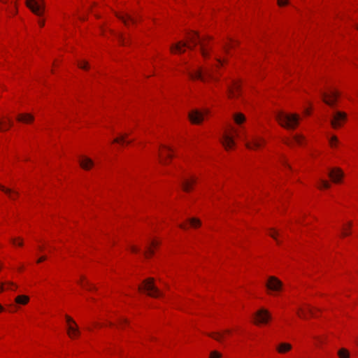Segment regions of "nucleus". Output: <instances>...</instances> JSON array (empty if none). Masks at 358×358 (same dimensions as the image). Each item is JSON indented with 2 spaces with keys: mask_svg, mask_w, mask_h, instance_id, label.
I'll list each match as a JSON object with an SVG mask.
<instances>
[{
  "mask_svg": "<svg viewBox=\"0 0 358 358\" xmlns=\"http://www.w3.org/2000/svg\"><path fill=\"white\" fill-rule=\"evenodd\" d=\"M5 290L4 283L0 282V292H2Z\"/></svg>",
  "mask_w": 358,
  "mask_h": 358,
  "instance_id": "nucleus-48",
  "label": "nucleus"
},
{
  "mask_svg": "<svg viewBox=\"0 0 358 358\" xmlns=\"http://www.w3.org/2000/svg\"><path fill=\"white\" fill-rule=\"evenodd\" d=\"M78 65L80 69H88L89 68L88 64L86 62H80Z\"/></svg>",
  "mask_w": 358,
  "mask_h": 358,
  "instance_id": "nucleus-40",
  "label": "nucleus"
},
{
  "mask_svg": "<svg viewBox=\"0 0 358 358\" xmlns=\"http://www.w3.org/2000/svg\"><path fill=\"white\" fill-rule=\"evenodd\" d=\"M10 241L14 245H18V246L23 245V239L20 237L13 238L10 239Z\"/></svg>",
  "mask_w": 358,
  "mask_h": 358,
  "instance_id": "nucleus-30",
  "label": "nucleus"
},
{
  "mask_svg": "<svg viewBox=\"0 0 358 358\" xmlns=\"http://www.w3.org/2000/svg\"><path fill=\"white\" fill-rule=\"evenodd\" d=\"M4 310L3 307L0 304V313Z\"/></svg>",
  "mask_w": 358,
  "mask_h": 358,
  "instance_id": "nucleus-52",
  "label": "nucleus"
},
{
  "mask_svg": "<svg viewBox=\"0 0 358 358\" xmlns=\"http://www.w3.org/2000/svg\"><path fill=\"white\" fill-rule=\"evenodd\" d=\"M131 251L133 252H138L139 249L135 246H131Z\"/></svg>",
  "mask_w": 358,
  "mask_h": 358,
  "instance_id": "nucleus-46",
  "label": "nucleus"
},
{
  "mask_svg": "<svg viewBox=\"0 0 358 358\" xmlns=\"http://www.w3.org/2000/svg\"><path fill=\"white\" fill-rule=\"evenodd\" d=\"M322 96L325 103L330 106H334L338 96V92L335 90H331L329 92H322Z\"/></svg>",
  "mask_w": 358,
  "mask_h": 358,
  "instance_id": "nucleus-11",
  "label": "nucleus"
},
{
  "mask_svg": "<svg viewBox=\"0 0 358 358\" xmlns=\"http://www.w3.org/2000/svg\"><path fill=\"white\" fill-rule=\"evenodd\" d=\"M188 40L190 43L193 44V46L188 45L186 42L179 41L176 44H173L171 46L170 50L173 53H183L185 52L184 48H187L189 49H193L194 47L198 44L201 46V52L203 57H207L208 56V52L206 49V43L201 40L197 33L193 32L190 34L188 36Z\"/></svg>",
  "mask_w": 358,
  "mask_h": 358,
  "instance_id": "nucleus-1",
  "label": "nucleus"
},
{
  "mask_svg": "<svg viewBox=\"0 0 358 358\" xmlns=\"http://www.w3.org/2000/svg\"><path fill=\"white\" fill-rule=\"evenodd\" d=\"M189 221L192 227L196 228L201 226V221L197 218L193 217L191 218Z\"/></svg>",
  "mask_w": 358,
  "mask_h": 358,
  "instance_id": "nucleus-31",
  "label": "nucleus"
},
{
  "mask_svg": "<svg viewBox=\"0 0 358 358\" xmlns=\"http://www.w3.org/2000/svg\"><path fill=\"white\" fill-rule=\"evenodd\" d=\"M240 94V84L238 81H234L232 85L228 87V94L230 98L238 96Z\"/></svg>",
  "mask_w": 358,
  "mask_h": 358,
  "instance_id": "nucleus-16",
  "label": "nucleus"
},
{
  "mask_svg": "<svg viewBox=\"0 0 358 358\" xmlns=\"http://www.w3.org/2000/svg\"><path fill=\"white\" fill-rule=\"evenodd\" d=\"M116 36L117 38H118L120 43L122 45H125L127 42H126V38L122 35V34L121 33H117L116 34Z\"/></svg>",
  "mask_w": 358,
  "mask_h": 358,
  "instance_id": "nucleus-34",
  "label": "nucleus"
},
{
  "mask_svg": "<svg viewBox=\"0 0 358 358\" xmlns=\"http://www.w3.org/2000/svg\"><path fill=\"white\" fill-rule=\"evenodd\" d=\"M13 125V122L10 118H7L6 121L1 120H0V131H4L8 130V129Z\"/></svg>",
  "mask_w": 358,
  "mask_h": 358,
  "instance_id": "nucleus-22",
  "label": "nucleus"
},
{
  "mask_svg": "<svg viewBox=\"0 0 358 358\" xmlns=\"http://www.w3.org/2000/svg\"><path fill=\"white\" fill-rule=\"evenodd\" d=\"M306 114H308V113H309V112L306 110Z\"/></svg>",
  "mask_w": 358,
  "mask_h": 358,
  "instance_id": "nucleus-58",
  "label": "nucleus"
},
{
  "mask_svg": "<svg viewBox=\"0 0 358 358\" xmlns=\"http://www.w3.org/2000/svg\"><path fill=\"white\" fill-rule=\"evenodd\" d=\"M357 29H358V26H357Z\"/></svg>",
  "mask_w": 358,
  "mask_h": 358,
  "instance_id": "nucleus-62",
  "label": "nucleus"
},
{
  "mask_svg": "<svg viewBox=\"0 0 358 358\" xmlns=\"http://www.w3.org/2000/svg\"><path fill=\"white\" fill-rule=\"evenodd\" d=\"M6 286V287H5V289H13V287L16 288L17 286L15 285H14L12 282H4V287Z\"/></svg>",
  "mask_w": 358,
  "mask_h": 358,
  "instance_id": "nucleus-38",
  "label": "nucleus"
},
{
  "mask_svg": "<svg viewBox=\"0 0 358 358\" xmlns=\"http://www.w3.org/2000/svg\"><path fill=\"white\" fill-rule=\"evenodd\" d=\"M346 119V114L343 112L336 111L331 120V124L334 128L336 129L340 127L342 125V123Z\"/></svg>",
  "mask_w": 358,
  "mask_h": 358,
  "instance_id": "nucleus-12",
  "label": "nucleus"
},
{
  "mask_svg": "<svg viewBox=\"0 0 358 358\" xmlns=\"http://www.w3.org/2000/svg\"><path fill=\"white\" fill-rule=\"evenodd\" d=\"M0 189L4 192L6 194L8 195L10 199L15 200L19 195L17 192L13 191L11 189L6 188L3 185H0Z\"/></svg>",
  "mask_w": 358,
  "mask_h": 358,
  "instance_id": "nucleus-21",
  "label": "nucleus"
},
{
  "mask_svg": "<svg viewBox=\"0 0 358 358\" xmlns=\"http://www.w3.org/2000/svg\"><path fill=\"white\" fill-rule=\"evenodd\" d=\"M119 19H120L125 25L128 24V21L131 22L132 23H135L136 20L134 17H132L131 15L126 14L125 15L118 16Z\"/></svg>",
  "mask_w": 358,
  "mask_h": 358,
  "instance_id": "nucleus-25",
  "label": "nucleus"
},
{
  "mask_svg": "<svg viewBox=\"0 0 358 358\" xmlns=\"http://www.w3.org/2000/svg\"><path fill=\"white\" fill-rule=\"evenodd\" d=\"M217 62H219V64H222V61L220 59H217Z\"/></svg>",
  "mask_w": 358,
  "mask_h": 358,
  "instance_id": "nucleus-56",
  "label": "nucleus"
},
{
  "mask_svg": "<svg viewBox=\"0 0 358 358\" xmlns=\"http://www.w3.org/2000/svg\"><path fill=\"white\" fill-rule=\"evenodd\" d=\"M234 132L239 138H242L245 141V146L250 150L257 149L264 143V139L260 137L252 136L250 139L248 140L245 132L238 133L237 131H234Z\"/></svg>",
  "mask_w": 358,
  "mask_h": 358,
  "instance_id": "nucleus-4",
  "label": "nucleus"
},
{
  "mask_svg": "<svg viewBox=\"0 0 358 358\" xmlns=\"http://www.w3.org/2000/svg\"><path fill=\"white\" fill-rule=\"evenodd\" d=\"M38 24L41 27L44 26V21L43 20H39Z\"/></svg>",
  "mask_w": 358,
  "mask_h": 358,
  "instance_id": "nucleus-49",
  "label": "nucleus"
},
{
  "mask_svg": "<svg viewBox=\"0 0 358 358\" xmlns=\"http://www.w3.org/2000/svg\"><path fill=\"white\" fill-rule=\"evenodd\" d=\"M238 43V42H236V41H235L231 40V41H230V43H229L228 45H225V46H224L225 52H226L227 53H228V52H229V50L230 48H234V46H235V45H236V43Z\"/></svg>",
  "mask_w": 358,
  "mask_h": 358,
  "instance_id": "nucleus-35",
  "label": "nucleus"
},
{
  "mask_svg": "<svg viewBox=\"0 0 358 358\" xmlns=\"http://www.w3.org/2000/svg\"><path fill=\"white\" fill-rule=\"evenodd\" d=\"M291 349L292 345L287 343H281L276 348V350L281 354L286 353Z\"/></svg>",
  "mask_w": 358,
  "mask_h": 358,
  "instance_id": "nucleus-20",
  "label": "nucleus"
},
{
  "mask_svg": "<svg viewBox=\"0 0 358 358\" xmlns=\"http://www.w3.org/2000/svg\"><path fill=\"white\" fill-rule=\"evenodd\" d=\"M255 323L259 324H267L271 318L270 313L264 308L258 310L255 313Z\"/></svg>",
  "mask_w": 358,
  "mask_h": 358,
  "instance_id": "nucleus-7",
  "label": "nucleus"
},
{
  "mask_svg": "<svg viewBox=\"0 0 358 358\" xmlns=\"http://www.w3.org/2000/svg\"><path fill=\"white\" fill-rule=\"evenodd\" d=\"M282 163H283V164H285V166H287L289 167V165L287 164L285 160L283 159Z\"/></svg>",
  "mask_w": 358,
  "mask_h": 358,
  "instance_id": "nucleus-53",
  "label": "nucleus"
},
{
  "mask_svg": "<svg viewBox=\"0 0 358 358\" xmlns=\"http://www.w3.org/2000/svg\"><path fill=\"white\" fill-rule=\"evenodd\" d=\"M329 176L331 178L334 182H339L343 176V173L341 169L335 168L331 169L329 173Z\"/></svg>",
  "mask_w": 358,
  "mask_h": 358,
  "instance_id": "nucleus-15",
  "label": "nucleus"
},
{
  "mask_svg": "<svg viewBox=\"0 0 358 358\" xmlns=\"http://www.w3.org/2000/svg\"><path fill=\"white\" fill-rule=\"evenodd\" d=\"M221 143L226 150L232 148L235 145L234 137L227 132L223 134L221 138Z\"/></svg>",
  "mask_w": 358,
  "mask_h": 358,
  "instance_id": "nucleus-13",
  "label": "nucleus"
},
{
  "mask_svg": "<svg viewBox=\"0 0 358 358\" xmlns=\"http://www.w3.org/2000/svg\"><path fill=\"white\" fill-rule=\"evenodd\" d=\"M285 143L286 144H287V145H290L289 142H288V141H285Z\"/></svg>",
  "mask_w": 358,
  "mask_h": 358,
  "instance_id": "nucleus-57",
  "label": "nucleus"
},
{
  "mask_svg": "<svg viewBox=\"0 0 358 358\" xmlns=\"http://www.w3.org/2000/svg\"><path fill=\"white\" fill-rule=\"evenodd\" d=\"M338 143V140L337 137L335 136H331V138L329 139V143L332 148L335 147Z\"/></svg>",
  "mask_w": 358,
  "mask_h": 358,
  "instance_id": "nucleus-37",
  "label": "nucleus"
},
{
  "mask_svg": "<svg viewBox=\"0 0 358 358\" xmlns=\"http://www.w3.org/2000/svg\"><path fill=\"white\" fill-rule=\"evenodd\" d=\"M15 301L18 304L25 305L29 302V298L26 295H19L15 298Z\"/></svg>",
  "mask_w": 358,
  "mask_h": 358,
  "instance_id": "nucleus-24",
  "label": "nucleus"
},
{
  "mask_svg": "<svg viewBox=\"0 0 358 358\" xmlns=\"http://www.w3.org/2000/svg\"><path fill=\"white\" fill-rule=\"evenodd\" d=\"M128 136V134H125L123 135H121L120 136L114 139V143H126L127 144H129L131 141H125L126 137Z\"/></svg>",
  "mask_w": 358,
  "mask_h": 358,
  "instance_id": "nucleus-28",
  "label": "nucleus"
},
{
  "mask_svg": "<svg viewBox=\"0 0 358 358\" xmlns=\"http://www.w3.org/2000/svg\"><path fill=\"white\" fill-rule=\"evenodd\" d=\"M17 120L19 122L28 124L34 121V117L29 113H21L17 115Z\"/></svg>",
  "mask_w": 358,
  "mask_h": 358,
  "instance_id": "nucleus-18",
  "label": "nucleus"
},
{
  "mask_svg": "<svg viewBox=\"0 0 358 358\" xmlns=\"http://www.w3.org/2000/svg\"><path fill=\"white\" fill-rule=\"evenodd\" d=\"M123 322L127 323V320L126 319H122V320H120V323H123Z\"/></svg>",
  "mask_w": 358,
  "mask_h": 358,
  "instance_id": "nucleus-51",
  "label": "nucleus"
},
{
  "mask_svg": "<svg viewBox=\"0 0 358 358\" xmlns=\"http://www.w3.org/2000/svg\"><path fill=\"white\" fill-rule=\"evenodd\" d=\"M308 312L310 313V314L312 316H313V317H315V313H314L313 308H311V307H309V306H308Z\"/></svg>",
  "mask_w": 358,
  "mask_h": 358,
  "instance_id": "nucleus-44",
  "label": "nucleus"
},
{
  "mask_svg": "<svg viewBox=\"0 0 358 358\" xmlns=\"http://www.w3.org/2000/svg\"><path fill=\"white\" fill-rule=\"evenodd\" d=\"M179 227L181 228V229H186V225L183 224H181L179 225Z\"/></svg>",
  "mask_w": 358,
  "mask_h": 358,
  "instance_id": "nucleus-50",
  "label": "nucleus"
},
{
  "mask_svg": "<svg viewBox=\"0 0 358 358\" xmlns=\"http://www.w3.org/2000/svg\"><path fill=\"white\" fill-rule=\"evenodd\" d=\"M159 243L156 241H152L146 247L145 251L144 252L145 256L148 258L153 255V248L158 245Z\"/></svg>",
  "mask_w": 358,
  "mask_h": 358,
  "instance_id": "nucleus-19",
  "label": "nucleus"
},
{
  "mask_svg": "<svg viewBox=\"0 0 358 358\" xmlns=\"http://www.w3.org/2000/svg\"><path fill=\"white\" fill-rule=\"evenodd\" d=\"M66 322L68 324V334L71 338H74L80 334V331L76 322L69 316L66 315Z\"/></svg>",
  "mask_w": 358,
  "mask_h": 358,
  "instance_id": "nucleus-9",
  "label": "nucleus"
},
{
  "mask_svg": "<svg viewBox=\"0 0 358 358\" xmlns=\"http://www.w3.org/2000/svg\"><path fill=\"white\" fill-rule=\"evenodd\" d=\"M187 73L191 79H199L201 81H205L204 76H206L210 78L214 79L211 70L210 69H203L199 67L195 70H187Z\"/></svg>",
  "mask_w": 358,
  "mask_h": 358,
  "instance_id": "nucleus-5",
  "label": "nucleus"
},
{
  "mask_svg": "<svg viewBox=\"0 0 358 358\" xmlns=\"http://www.w3.org/2000/svg\"><path fill=\"white\" fill-rule=\"evenodd\" d=\"M298 313V315H299L300 317H303V318H305V317H306L305 312H304V310H303L302 308H300V309L299 310V311H298V313Z\"/></svg>",
  "mask_w": 358,
  "mask_h": 358,
  "instance_id": "nucleus-43",
  "label": "nucleus"
},
{
  "mask_svg": "<svg viewBox=\"0 0 358 358\" xmlns=\"http://www.w3.org/2000/svg\"><path fill=\"white\" fill-rule=\"evenodd\" d=\"M320 184L319 188H320V189H322V188L328 189V188L330 187V184L327 180L320 179Z\"/></svg>",
  "mask_w": 358,
  "mask_h": 358,
  "instance_id": "nucleus-33",
  "label": "nucleus"
},
{
  "mask_svg": "<svg viewBox=\"0 0 358 358\" xmlns=\"http://www.w3.org/2000/svg\"><path fill=\"white\" fill-rule=\"evenodd\" d=\"M221 357L222 355L217 351H213L210 355V358H221Z\"/></svg>",
  "mask_w": 358,
  "mask_h": 358,
  "instance_id": "nucleus-39",
  "label": "nucleus"
},
{
  "mask_svg": "<svg viewBox=\"0 0 358 358\" xmlns=\"http://www.w3.org/2000/svg\"><path fill=\"white\" fill-rule=\"evenodd\" d=\"M338 355L339 358H349L350 357L349 352L346 349H344V348L341 349L338 352Z\"/></svg>",
  "mask_w": 358,
  "mask_h": 358,
  "instance_id": "nucleus-29",
  "label": "nucleus"
},
{
  "mask_svg": "<svg viewBox=\"0 0 358 358\" xmlns=\"http://www.w3.org/2000/svg\"><path fill=\"white\" fill-rule=\"evenodd\" d=\"M278 233L276 231L271 232L269 235L277 242L278 244H280V241L277 238Z\"/></svg>",
  "mask_w": 358,
  "mask_h": 358,
  "instance_id": "nucleus-41",
  "label": "nucleus"
},
{
  "mask_svg": "<svg viewBox=\"0 0 358 358\" xmlns=\"http://www.w3.org/2000/svg\"><path fill=\"white\" fill-rule=\"evenodd\" d=\"M231 331L229 329H225L222 331H216L208 334V335L216 340L218 342L223 343L225 339V335L229 334Z\"/></svg>",
  "mask_w": 358,
  "mask_h": 358,
  "instance_id": "nucleus-14",
  "label": "nucleus"
},
{
  "mask_svg": "<svg viewBox=\"0 0 358 358\" xmlns=\"http://www.w3.org/2000/svg\"><path fill=\"white\" fill-rule=\"evenodd\" d=\"M293 138L294 141L299 145H301L304 139V137L299 134L294 135Z\"/></svg>",
  "mask_w": 358,
  "mask_h": 358,
  "instance_id": "nucleus-36",
  "label": "nucleus"
},
{
  "mask_svg": "<svg viewBox=\"0 0 358 358\" xmlns=\"http://www.w3.org/2000/svg\"><path fill=\"white\" fill-rule=\"evenodd\" d=\"M275 118L279 124L288 129H294L299 124L300 117L296 114L285 113L279 112L276 114Z\"/></svg>",
  "mask_w": 358,
  "mask_h": 358,
  "instance_id": "nucleus-2",
  "label": "nucleus"
},
{
  "mask_svg": "<svg viewBox=\"0 0 358 358\" xmlns=\"http://www.w3.org/2000/svg\"><path fill=\"white\" fill-rule=\"evenodd\" d=\"M87 285H88V287H89L88 289L90 290H95L96 289V287L94 285L88 283V282H87Z\"/></svg>",
  "mask_w": 358,
  "mask_h": 358,
  "instance_id": "nucleus-45",
  "label": "nucleus"
},
{
  "mask_svg": "<svg viewBox=\"0 0 358 358\" xmlns=\"http://www.w3.org/2000/svg\"><path fill=\"white\" fill-rule=\"evenodd\" d=\"M234 120L235 121V122L238 124H242L243 122H245V117L243 114L242 113H236L234 115Z\"/></svg>",
  "mask_w": 358,
  "mask_h": 358,
  "instance_id": "nucleus-27",
  "label": "nucleus"
},
{
  "mask_svg": "<svg viewBox=\"0 0 358 358\" xmlns=\"http://www.w3.org/2000/svg\"><path fill=\"white\" fill-rule=\"evenodd\" d=\"M289 3V0H278V4L280 6H285Z\"/></svg>",
  "mask_w": 358,
  "mask_h": 358,
  "instance_id": "nucleus-42",
  "label": "nucleus"
},
{
  "mask_svg": "<svg viewBox=\"0 0 358 358\" xmlns=\"http://www.w3.org/2000/svg\"><path fill=\"white\" fill-rule=\"evenodd\" d=\"M80 19L81 20H83V21H84V20H85V19H86V18H85V17H80Z\"/></svg>",
  "mask_w": 358,
  "mask_h": 358,
  "instance_id": "nucleus-55",
  "label": "nucleus"
},
{
  "mask_svg": "<svg viewBox=\"0 0 358 358\" xmlns=\"http://www.w3.org/2000/svg\"><path fill=\"white\" fill-rule=\"evenodd\" d=\"M13 13H14V14H16V13H17V11L13 10Z\"/></svg>",
  "mask_w": 358,
  "mask_h": 358,
  "instance_id": "nucleus-60",
  "label": "nucleus"
},
{
  "mask_svg": "<svg viewBox=\"0 0 358 358\" xmlns=\"http://www.w3.org/2000/svg\"><path fill=\"white\" fill-rule=\"evenodd\" d=\"M164 148L167 150L169 152L167 153L165 157H164L162 154L159 155L160 163H162V164H166V158L172 157V155L169 153L170 152H172V149L170 147L166 146H165Z\"/></svg>",
  "mask_w": 358,
  "mask_h": 358,
  "instance_id": "nucleus-26",
  "label": "nucleus"
},
{
  "mask_svg": "<svg viewBox=\"0 0 358 358\" xmlns=\"http://www.w3.org/2000/svg\"><path fill=\"white\" fill-rule=\"evenodd\" d=\"M13 13H14V14H16V13H17V11L13 10Z\"/></svg>",
  "mask_w": 358,
  "mask_h": 358,
  "instance_id": "nucleus-59",
  "label": "nucleus"
},
{
  "mask_svg": "<svg viewBox=\"0 0 358 358\" xmlns=\"http://www.w3.org/2000/svg\"><path fill=\"white\" fill-rule=\"evenodd\" d=\"M139 291H144L147 294L152 297H159L162 296V293L155 286V280L152 278H149L143 282L142 285L138 287Z\"/></svg>",
  "mask_w": 358,
  "mask_h": 358,
  "instance_id": "nucleus-3",
  "label": "nucleus"
},
{
  "mask_svg": "<svg viewBox=\"0 0 358 358\" xmlns=\"http://www.w3.org/2000/svg\"><path fill=\"white\" fill-rule=\"evenodd\" d=\"M0 1L3 3H6L8 0H0Z\"/></svg>",
  "mask_w": 358,
  "mask_h": 358,
  "instance_id": "nucleus-54",
  "label": "nucleus"
},
{
  "mask_svg": "<svg viewBox=\"0 0 358 358\" xmlns=\"http://www.w3.org/2000/svg\"><path fill=\"white\" fill-rule=\"evenodd\" d=\"M46 259V257L45 256H42L38 260H37V263H41L43 261H45Z\"/></svg>",
  "mask_w": 358,
  "mask_h": 358,
  "instance_id": "nucleus-47",
  "label": "nucleus"
},
{
  "mask_svg": "<svg viewBox=\"0 0 358 358\" xmlns=\"http://www.w3.org/2000/svg\"><path fill=\"white\" fill-rule=\"evenodd\" d=\"M26 6L38 16H41L44 10L43 0H26Z\"/></svg>",
  "mask_w": 358,
  "mask_h": 358,
  "instance_id": "nucleus-6",
  "label": "nucleus"
},
{
  "mask_svg": "<svg viewBox=\"0 0 358 358\" xmlns=\"http://www.w3.org/2000/svg\"><path fill=\"white\" fill-rule=\"evenodd\" d=\"M266 287L272 292H279L282 288V282L274 276L268 278L266 285Z\"/></svg>",
  "mask_w": 358,
  "mask_h": 358,
  "instance_id": "nucleus-10",
  "label": "nucleus"
},
{
  "mask_svg": "<svg viewBox=\"0 0 358 358\" xmlns=\"http://www.w3.org/2000/svg\"><path fill=\"white\" fill-rule=\"evenodd\" d=\"M13 13H14V14H16V13H17V11L13 10Z\"/></svg>",
  "mask_w": 358,
  "mask_h": 358,
  "instance_id": "nucleus-61",
  "label": "nucleus"
},
{
  "mask_svg": "<svg viewBox=\"0 0 358 358\" xmlns=\"http://www.w3.org/2000/svg\"><path fill=\"white\" fill-rule=\"evenodd\" d=\"M80 166L85 170H90L94 166V162L88 157H83L79 161Z\"/></svg>",
  "mask_w": 358,
  "mask_h": 358,
  "instance_id": "nucleus-17",
  "label": "nucleus"
},
{
  "mask_svg": "<svg viewBox=\"0 0 358 358\" xmlns=\"http://www.w3.org/2000/svg\"><path fill=\"white\" fill-rule=\"evenodd\" d=\"M208 113V110L201 111L199 110H193L188 114V117L192 124H200L204 119V115Z\"/></svg>",
  "mask_w": 358,
  "mask_h": 358,
  "instance_id": "nucleus-8",
  "label": "nucleus"
},
{
  "mask_svg": "<svg viewBox=\"0 0 358 358\" xmlns=\"http://www.w3.org/2000/svg\"><path fill=\"white\" fill-rule=\"evenodd\" d=\"M196 182V179L192 178L191 180H183L181 182V185L184 191L189 192L191 189V185L192 183Z\"/></svg>",
  "mask_w": 358,
  "mask_h": 358,
  "instance_id": "nucleus-23",
  "label": "nucleus"
},
{
  "mask_svg": "<svg viewBox=\"0 0 358 358\" xmlns=\"http://www.w3.org/2000/svg\"><path fill=\"white\" fill-rule=\"evenodd\" d=\"M352 222H350L348 224V227L344 226L342 228V236H348L350 234V232L348 231V229H350L352 227Z\"/></svg>",
  "mask_w": 358,
  "mask_h": 358,
  "instance_id": "nucleus-32",
  "label": "nucleus"
}]
</instances>
